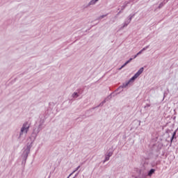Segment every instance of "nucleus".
Masks as SVG:
<instances>
[{"instance_id":"obj_14","label":"nucleus","mask_w":178,"mask_h":178,"mask_svg":"<svg viewBox=\"0 0 178 178\" xmlns=\"http://www.w3.org/2000/svg\"><path fill=\"white\" fill-rule=\"evenodd\" d=\"M72 98H78V97H79V92H74L72 95Z\"/></svg>"},{"instance_id":"obj_16","label":"nucleus","mask_w":178,"mask_h":178,"mask_svg":"<svg viewBox=\"0 0 178 178\" xmlns=\"http://www.w3.org/2000/svg\"><path fill=\"white\" fill-rule=\"evenodd\" d=\"M106 99H105L103 102H102L96 108H99V106H103L104 104L106 102Z\"/></svg>"},{"instance_id":"obj_23","label":"nucleus","mask_w":178,"mask_h":178,"mask_svg":"<svg viewBox=\"0 0 178 178\" xmlns=\"http://www.w3.org/2000/svg\"><path fill=\"white\" fill-rule=\"evenodd\" d=\"M149 106H151V104H146L145 106V108H149Z\"/></svg>"},{"instance_id":"obj_12","label":"nucleus","mask_w":178,"mask_h":178,"mask_svg":"<svg viewBox=\"0 0 178 178\" xmlns=\"http://www.w3.org/2000/svg\"><path fill=\"white\" fill-rule=\"evenodd\" d=\"M176 133H177V131H175L172 134V136L170 139L171 144H172V143H173V140H175V138H176Z\"/></svg>"},{"instance_id":"obj_11","label":"nucleus","mask_w":178,"mask_h":178,"mask_svg":"<svg viewBox=\"0 0 178 178\" xmlns=\"http://www.w3.org/2000/svg\"><path fill=\"white\" fill-rule=\"evenodd\" d=\"M153 173H155V169L152 168L147 173V176H149V177H151V176H152Z\"/></svg>"},{"instance_id":"obj_27","label":"nucleus","mask_w":178,"mask_h":178,"mask_svg":"<svg viewBox=\"0 0 178 178\" xmlns=\"http://www.w3.org/2000/svg\"><path fill=\"white\" fill-rule=\"evenodd\" d=\"M95 108H97V107H93V108H92V109H95Z\"/></svg>"},{"instance_id":"obj_26","label":"nucleus","mask_w":178,"mask_h":178,"mask_svg":"<svg viewBox=\"0 0 178 178\" xmlns=\"http://www.w3.org/2000/svg\"><path fill=\"white\" fill-rule=\"evenodd\" d=\"M113 23H115V19L112 20Z\"/></svg>"},{"instance_id":"obj_9","label":"nucleus","mask_w":178,"mask_h":178,"mask_svg":"<svg viewBox=\"0 0 178 178\" xmlns=\"http://www.w3.org/2000/svg\"><path fill=\"white\" fill-rule=\"evenodd\" d=\"M106 155L107 156H109V157L111 158V156H112V155H113V150L109 149L106 152Z\"/></svg>"},{"instance_id":"obj_6","label":"nucleus","mask_w":178,"mask_h":178,"mask_svg":"<svg viewBox=\"0 0 178 178\" xmlns=\"http://www.w3.org/2000/svg\"><path fill=\"white\" fill-rule=\"evenodd\" d=\"M98 1L99 0H91L87 6H85V8H89V6H91L92 5H95V3H97V2H98Z\"/></svg>"},{"instance_id":"obj_19","label":"nucleus","mask_w":178,"mask_h":178,"mask_svg":"<svg viewBox=\"0 0 178 178\" xmlns=\"http://www.w3.org/2000/svg\"><path fill=\"white\" fill-rule=\"evenodd\" d=\"M149 48V45L146 46L143 49H141L142 52H144V51H146V49H148Z\"/></svg>"},{"instance_id":"obj_22","label":"nucleus","mask_w":178,"mask_h":178,"mask_svg":"<svg viewBox=\"0 0 178 178\" xmlns=\"http://www.w3.org/2000/svg\"><path fill=\"white\" fill-rule=\"evenodd\" d=\"M79 173H80V170L77 172V173L75 175L74 177V178L77 177V176H79Z\"/></svg>"},{"instance_id":"obj_7","label":"nucleus","mask_w":178,"mask_h":178,"mask_svg":"<svg viewBox=\"0 0 178 178\" xmlns=\"http://www.w3.org/2000/svg\"><path fill=\"white\" fill-rule=\"evenodd\" d=\"M132 60H133L132 58H129V60L126 61L125 63L122 65L120 68H119V70H122V69H123L124 66H127V65H129V63H130V62H131Z\"/></svg>"},{"instance_id":"obj_13","label":"nucleus","mask_w":178,"mask_h":178,"mask_svg":"<svg viewBox=\"0 0 178 178\" xmlns=\"http://www.w3.org/2000/svg\"><path fill=\"white\" fill-rule=\"evenodd\" d=\"M118 95V94L113 95V92H112L111 95H109L106 99L108 101V99H111L112 97H115Z\"/></svg>"},{"instance_id":"obj_28","label":"nucleus","mask_w":178,"mask_h":178,"mask_svg":"<svg viewBox=\"0 0 178 178\" xmlns=\"http://www.w3.org/2000/svg\"><path fill=\"white\" fill-rule=\"evenodd\" d=\"M165 94H166V93H164V97H165Z\"/></svg>"},{"instance_id":"obj_20","label":"nucleus","mask_w":178,"mask_h":178,"mask_svg":"<svg viewBox=\"0 0 178 178\" xmlns=\"http://www.w3.org/2000/svg\"><path fill=\"white\" fill-rule=\"evenodd\" d=\"M163 5H165V3H161L159 4L158 8H159V9H161V8L163 6Z\"/></svg>"},{"instance_id":"obj_18","label":"nucleus","mask_w":178,"mask_h":178,"mask_svg":"<svg viewBox=\"0 0 178 178\" xmlns=\"http://www.w3.org/2000/svg\"><path fill=\"white\" fill-rule=\"evenodd\" d=\"M110 158H111V157H110L109 156H107V155L105 154V159H104V163H105V162L109 161V159H110Z\"/></svg>"},{"instance_id":"obj_8","label":"nucleus","mask_w":178,"mask_h":178,"mask_svg":"<svg viewBox=\"0 0 178 178\" xmlns=\"http://www.w3.org/2000/svg\"><path fill=\"white\" fill-rule=\"evenodd\" d=\"M29 157V154L25 156L24 153H22V163H26V161H27V158Z\"/></svg>"},{"instance_id":"obj_24","label":"nucleus","mask_w":178,"mask_h":178,"mask_svg":"<svg viewBox=\"0 0 178 178\" xmlns=\"http://www.w3.org/2000/svg\"><path fill=\"white\" fill-rule=\"evenodd\" d=\"M120 13H122V10H120V11L118 13L117 16H119V15H120Z\"/></svg>"},{"instance_id":"obj_21","label":"nucleus","mask_w":178,"mask_h":178,"mask_svg":"<svg viewBox=\"0 0 178 178\" xmlns=\"http://www.w3.org/2000/svg\"><path fill=\"white\" fill-rule=\"evenodd\" d=\"M106 16H108V14L101 15V16L99 17V19H104V17H106Z\"/></svg>"},{"instance_id":"obj_17","label":"nucleus","mask_w":178,"mask_h":178,"mask_svg":"<svg viewBox=\"0 0 178 178\" xmlns=\"http://www.w3.org/2000/svg\"><path fill=\"white\" fill-rule=\"evenodd\" d=\"M141 54H143L142 50H140L139 52H138V53L134 56V59H136V58L138 55H141Z\"/></svg>"},{"instance_id":"obj_4","label":"nucleus","mask_w":178,"mask_h":178,"mask_svg":"<svg viewBox=\"0 0 178 178\" xmlns=\"http://www.w3.org/2000/svg\"><path fill=\"white\" fill-rule=\"evenodd\" d=\"M33 143H27L26 147L24 149L23 154H24L25 156H27L30 154V149H31V147H33Z\"/></svg>"},{"instance_id":"obj_1","label":"nucleus","mask_w":178,"mask_h":178,"mask_svg":"<svg viewBox=\"0 0 178 178\" xmlns=\"http://www.w3.org/2000/svg\"><path fill=\"white\" fill-rule=\"evenodd\" d=\"M144 72V67L140 68V70L133 76L127 83H123L122 86H120L118 88L116 89L115 91H120L118 94H120L122 91H123V88H126L127 86L130 84V83H133V81H135L136 79Z\"/></svg>"},{"instance_id":"obj_2","label":"nucleus","mask_w":178,"mask_h":178,"mask_svg":"<svg viewBox=\"0 0 178 178\" xmlns=\"http://www.w3.org/2000/svg\"><path fill=\"white\" fill-rule=\"evenodd\" d=\"M30 126H31V124L29 122H25L23 124L17 138V140L19 143H22V141H24V134H27V133H29V130H30Z\"/></svg>"},{"instance_id":"obj_3","label":"nucleus","mask_w":178,"mask_h":178,"mask_svg":"<svg viewBox=\"0 0 178 178\" xmlns=\"http://www.w3.org/2000/svg\"><path fill=\"white\" fill-rule=\"evenodd\" d=\"M42 129H44V122L39 124L38 128L33 129V131L32 132V137H33V138H36L38 133H40V131L42 130Z\"/></svg>"},{"instance_id":"obj_15","label":"nucleus","mask_w":178,"mask_h":178,"mask_svg":"<svg viewBox=\"0 0 178 178\" xmlns=\"http://www.w3.org/2000/svg\"><path fill=\"white\" fill-rule=\"evenodd\" d=\"M81 165H79L70 175L68 177H70V176H72V175H73L74 173H76V172H77V170H79V168H81Z\"/></svg>"},{"instance_id":"obj_10","label":"nucleus","mask_w":178,"mask_h":178,"mask_svg":"<svg viewBox=\"0 0 178 178\" xmlns=\"http://www.w3.org/2000/svg\"><path fill=\"white\" fill-rule=\"evenodd\" d=\"M129 3H130V1H125L124 5L121 7V10H124V9H126V7L127 6V5H129Z\"/></svg>"},{"instance_id":"obj_5","label":"nucleus","mask_w":178,"mask_h":178,"mask_svg":"<svg viewBox=\"0 0 178 178\" xmlns=\"http://www.w3.org/2000/svg\"><path fill=\"white\" fill-rule=\"evenodd\" d=\"M134 16H136V14L130 15L129 16V19L124 22V25L122 26V29H124V27H127V26H129V24H130V23L131 22V19H133V17Z\"/></svg>"},{"instance_id":"obj_25","label":"nucleus","mask_w":178,"mask_h":178,"mask_svg":"<svg viewBox=\"0 0 178 178\" xmlns=\"http://www.w3.org/2000/svg\"><path fill=\"white\" fill-rule=\"evenodd\" d=\"M84 163H86V161H83V163H81V166H82V165H84Z\"/></svg>"}]
</instances>
